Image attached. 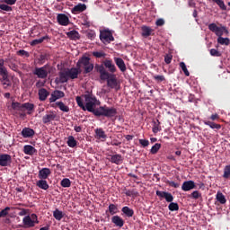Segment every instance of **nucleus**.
I'll use <instances>...</instances> for the list:
<instances>
[{
	"mask_svg": "<svg viewBox=\"0 0 230 230\" xmlns=\"http://www.w3.org/2000/svg\"><path fill=\"white\" fill-rule=\"evenodd\" d=\"M56 100H58V99L57 98V95H56L55 93L53 92V93H51V95H50L49 102H50V103H53V102H55Z\"/></svg>",
	"mask_w": 230,
	"mask_h": 230,
	"instance_id": "60",
	"label": "nucleus"
},
{
	"mask_svg": "<svg viewBox=\"0 0 230 230\" xmlns=\"http://www.w3.org/2000/svg\"><path fill=\"white\" fill-rule=\"evenodd\" d=\"M119 209H118V205L115 204H110L108 207V210H106V215L107 213H110V215H111L112 217H114L116 214L119 213Z\"/></svg>",
	"mask_w": 230,
	"mask_h": 230,
	"instance_id": "28",
	"label": "nucleus"
},
{
	"mask_svg": "<svg viewBox=\"0 0 230 230\" xmlns=\"http://www.w3.org/2000/svg\"><path fill=\"white\" fill-rule=\"evenodd\" d=\"M84 98L85 101V111H88V112H93V114L98 118H100V116H104L105 118H114V116L118 114V110L116 108L109 107L107 105L100 106L99 108L94 109L98 100L96 99V96L91 93L84 94Z\"/></svg>",
	"mask_w": 230,
	"mask_h": 230,
	"instance_id": "1",
	"label": "nucleus"
},
{
	"mask_svg": "<svg viewBox=\"0 0 230 230\" xmlns=\"http://www.w3.org/2000/svg\"><path fill=\"white\" fill-rule=\"evenodd\" d=\"M95 135L94 137L95 139H101V141H105L107 139V134H105V131L102 128H97L94 129Z\"/></svg>",
	"mask_w": 230,
	"mask_h": 230,
	"instance_id": "18",
	"label": "nucleus"
},
{
	"mask_svg": "<svg viewBox=\"0 0 230 230\" xmlns=\"http://www.w3.org/2000/svg\"><path fill=\"white\" fill-rule=\"evenodd\" d=\"M12 164V155L8 154H1L0 155V166H10Z\"/></svg>",
	"mask_w": 230,
	"mask_h": 230,
	"instance_id": "11",
	"label": "nucleus"
},
{
	"mask_svg": "<svg viewBox=\"0 0 230 230\" xmlns=\"http://www.w3.org/2000/svg\"><path fill=\"white\" fill-rule=\"evenodd\" d=\"M95 70L100 74L101 80L107 81V86L110 89H116L118 87V78L115 74L109 73L103 65H95Z\"/></svg>",
	"mask_w": 230,
	"mask_h": 230,
	"instance_id": "2",
	"label": "nucleus"
},
{
	"mask_svg": "<svg viewBox=\"0 0 230 230\" xmlns=\"http://www.w3.org/2000/svg\"><path fill=\"white\" fill-rule=\"evenodd\" d=\"M217 44H220L221 46H229L230 39L219 36V38H217Z\"/></svg>",
	"mask_w": 230,
	"mask_h": 230,
	"instance_id": "38",
	"label": "nucleus"
},
{
	"mask_svg": "<svg viewBox=\"0 0 230 230\" xmlns=\"http://www.w3.org/2000/svg\"><path fill=\"white\" fill-rule=\"evenodd\" d=\"M86 10L87 5L85 4H78L72 8L71 12L74 15H76L78 13H82V12H85Z\"/></svg>",
	"mask_w": 230,
	"mask_h": 230,
	"instance_id": "15",
	"label": "nucleus"
},
{
	"mask_svg": "<svg viewBox=\"0 0 230 230\" xmlns=\"http://www.w3.org/2000/svg\"><path fill=\"white\" fill-rule=\"evenodd\" d=\"M31 220H34V223L39 224V219H38V217L36 216V214H31Z\"/></svg>",
	"mask_w": 230,
	"mask_h": 230,
	"instance_id": "64",
	"label": "nucleus"
},
{
	"mask_svg": "<svg viewBox=\"0 0 230 230\" xmlns=\"http://www.w3.org/2000/svg\"><path fill=\"white\" fill-rule=\"evenodd\" d=\"M204 125H208L210 127V128L216 129V130H220L222 128V125L217 124L215 122H211L209 120H205Z\"/></svg>",
	"mask_w": 230,
	"mask_h": 230,
	"instance_id": "34",
	"label": "nucleus"
},
{
	"mask_svg": "<svg viewBox=\"0 0 230 230\" xmlns=\"http://www.w3.org/2000/svg\"><path fill=\"white\" fill-rule=\"evenodd\" d=\"M197 186L193 181H186L181 185L182 191H190V190H195Z\"/></svg>",
	"mask_w": 230,
	"mask_h": 230,
	"instance_id": "19",
	"label": "nucleus"
},
{
	"mask_svg": "<svg viewBox=\"0 0 230 230\" xmlns=\"http://www.w3.org/2000/svg\"><path fill=\"white\" fill-rule=\"evenodd\" d=\"M180 67L181 68V71H183L185 76H190V71H188V68L186 67V63L181 62Z\"/></svg>",
	"mask_w": 230,
	"mask_h": 230,
	"instance_id": "46",
	"label": "nucleus"
},
{
	"mask_svg": "<svg viewBox=\"0 0 230 230\" xmlns=\"http://www.w3.org/2000/svg\"><path fill=\"white\" fill-rule=\"evenodd\" d=\"M216 199H217V202H219L221 204H226V202H227V199H226V196H224V194L220 191H218L217 193Z\"/></svg>",
	"mask_w": 230,
	"mask_h": 230,
	"instance_id": "39",
	"label": "nucleus"
},
{
	"mask_svg": "<svg viewBox=\"0 0 230 230\" xmlns=\"http://www.w3.org/2000/svg\"><path fill=\"white\" fill-rule=\"evenodd\" d=\"M55 119H57V112L50 111L42 117V123H44V125H49V123L55 121Z\"/></svg>",
	"mask_w": 230,
	"mask_h": 230,
	"instance_id": "10",
	"label": "nucleus"
},
{
	"mask_svg": "<svg viewBox=\"0 0 230 230\" xmlns=\"http://www.w3.org/2000/svg\"><path fill=\"white\" fill-rule=\"evenodd\" d=\"M111 222L115 227H119L120 229L123 227V226H125V220L119 216H113L111 217Z\"/></svg>",
	"mask_w": 230,
	"mask_h": 230,
	"instance_id": "17",
	"label": "nucleus"
},
{
	"mask_svg": "<svg viewBox=\"0 0 230 230\" xmlns=\"http://www.w3.org/2000/svg\"><path fill=\"white\" fill-rule=\"evenodd\" d=\"M121 211L123 214H125L126 217H128V218H131V217H134V209L128 207H123Z\"/></svg>",
	"mask_w": 230,
	"mask_h": 230,
	"instance_id": "33",
	"label": "nucleus"
},
{
	"mask_svg": "<svg viewBox=\"0 0 230 230\" xmlns=\"http://www.w3.org/2000/svg\"><path fill=\"white\" fill-rule=\"evenodd\" d=\"M155 24L157 26H164V20L163 18H159L158 20H156Z\"/></svg>",
	"mask_w": 230,
	"mask_h": 230,
	"instance_id": "59",
	"label": "nucleus"
},
{
	"mask_svg": "<svg viewBox=\"0 0 230 230\" xmlns=\"http://www.w3.org/2000/svg\"><path fill=\"white\" fill-rule=\"evenodd\" d=\"M87 37H88V39H90L91 40H93V39H95V37H96V33L93 32V31L88 32V33H87Z\"/></svg>",
	"mask_w": 230,
	"mask_h": 230,
	"instance_id": "61",
	"label": "nucleus"
},
{
	"mask_svg": "<svg viewBox=\"0 0 230 230\" xmlns=\"http://www.w3.org/2000/svg\"><path fill=\"white\" fill-rule=\"evenodd\" d=\"M22 222L25 229H28L30 227H35V220H32L30 216H26L25 217H23Z\"/></svg>",
	"mask_w": 230,
	"mask_h": 230,
	"instance_id": "21",
	"label": "nucleus"
},
{
	"mask_svg": "<svg viewBox=\"0 0 230 230\" xmlns=\"http://www.w3.org/2000/svg\"><path fill=\"white\" fill-rule=\"evenodd\" d=\"M49 55L48 54H41L39 58V62L40 64H44V62H46V60H49Z\"/></svg>",
	"mask_w": 230,
	"mask_h": 230,
	"instance_id": "50",
	"label": "nucleus"
},
{
	"mask_svg": "<svg viewBox=\"0 0 230 230\" xmlns=\"http://www.w3.org/2000/svg\"><path fill=\"white\" fill-rule=\"evenodd\" d=\"M66 145L70 148H75V146H76V145H78V142L76 141V139H75V137L69 136L68 138H67Z\"/></svg>",
	"mask_w": 230,
	"mask_h": 230,
	"instance_id": "35",
	"label": "nucleus"
},
{
	"mask_svg": "<svg viewBox=\"0 0 230 230\" xmlns=\"http://www.w3.org/2000/svg\"><path fill=\"white\" fill-rule=\"evenodd\" d=\"M169 211H179V204L175 202H171L168 206Z\"/></svg>",
	"mask_w": 230,
	"mask_h": 230,
	"instance_id": "43",
	"label": "nucleus"
},
{
	"mask_svg": "<svg viewBox=\"0 0 230 230\" xmlns=\"http://www.w3.org/2000/svg\"><path fill=\"white\" fill-rule=\"evenodd\" d=\"M190 197L192 199H195V200H197V199H200V197H202V194H200V192H199V190H194L191 194Z\"/></svg>",
	"mask_w": 230,
	"mask_h": 230,
	"instance_id": "56",
	"label": "nucleus"
},
{
	"mask_svg": "<svg viewBox=\"0 0 230 230\" xmlns=\"http://www.w3.org/2000/svg\"><path fill=\"white\" fill-rule=\"evenodd\" d=\"M51 175V170L49 168H42L39 171L38 177L40 180L46 181L48 177Z\"/></svg>",
	"mask_w": 230,
	"mask_h": 230,
	"instance_id": "13",
	"label": "nucleus"
},
{
	"mask_svg": "<svg viewBox=\"0 0 230 230\" xmlns=\"http://www.w3.org/2000/svg\"><path fill=\"white\" fill-rule=\"evenodd\" d=\"M56 105L62 112H69V106L66 105L63 102H57Z\"/></svg>",
	"mask_w": 230,
	"mask_h": 230,
	"instance_id": "37",
	"label": "nucleus"
},
{
	"mask_svg": "<svg viewBox=\"0 0 230 230\" xmlns=\"http://www.w3.org/2000/svg\"><path fill=\"white\" fill-rule=\"evenodd\" d=\"M12 109H13V111H20L21 112L27 111V114H32L35 111V104L30 102H13Z\"/></svg>",
	"mask_w": 230,
	"mask_h": 230,
	"instance_id": "5",
	"label": "nucleus"
},
{
	"mask_svg": "<svg viewBox=\"0 0 230 230\" xmlns=\"http://www.w3.org/2000/svg\"><path fill=\"white\" fill-rule=\"evenodd\" d=\"M159 150H161V144L156 143L152 146L150 152L151 154L155 155L157 152H159Z\"/></svg>",
	"mask_w": 230,
	"mask_h": 230,
	"instance_id": "44",
	"label": "nucleus"
},
{
	"mask_svg": "<svg viewBox=\"0 0 230 230\" xmlns=\"http://www.w3.org/2000/svg\"><path fill=\"white\" fill-rule=\"evenodd\" d=\"M37 152V149L33 147L32 146L26 145L23 146V153L26 155H33Z\"/></svg>",
	"mask_w": 230,
	"mask_h": 230,
	"instance_id": "27",
	"label": "nucleus"
},
{
	"mask_svg": "<svg viewBox=\"0 0 230 230\" xmlns=\"http://www.w3.org/2000/svg\"><path fill=\"white\" fill-rule=\"evenodd\" d=\"M224 179H230V165H226L224 169Z\"/></svg>",
	"mask_w": 230,
	"mask_h": 230,
	"instance_id": "49",
	"label": "nucleus"
},
{
	"mask_svg": "<svg viewBox=\"0 0 230 230\" xmlns=\"http://www.w3.org/2000/svg\"><path fill=\"white\" fill-rule=\"evenodd\" d=\"M152 130L154 134H157V132H161L162 128H161V122L159 121V119L153 120Z\"/></svg>",
	"mask_w": 230,
	"mask_h": 230,
	"instance_id": "32",
	"label": "nucleus"
},
{
	"mask_svg": "<svg viewBox=\"0 0 230 230\" xmlns=\"http://www.w3.org/2000/svg\"><path fill=\"white\" fill-rule=\"evenodd\" d=\"M4 3H5V4H9L10 6L15 4V3H17V0H4Z\"/></svg>",
	"mask_w": 230,
	"mask_h": 230,
	"instance_id": "62",
	"label": "nucleus"
},
{
	"mask_svg": "<svg viewBox=\"0 0 230 230\" xmlns=\"http://www.w3.org/2000/svg\"><path fill=\"white\" fill-rule=\"evenodd\" d=\"M0 10H3L4 12H12V6L5 4H0Z\"/></svg>",
	"mask_w": 230,
	"mask_h": 230,
	"instance_id": "51",
	"label": "nucleus"
},
{
	"mask_svg": "<svg viewBox=\"0 0 230 230\" xmlns=\"http://www.w3.org/2000/svg\"><path fill=\"white\" fill-rule=\"evenodd\" d=\"M49 73H51V66L49 64H46L41 67H35L33 70V75L41 80L48 78Z\"/></svg>",
	"mask_w": 230,
	"mask_h": 230,
	"instance_id": "6",
	"label": "nucleus"
},
{
	"mask_svg": "<svg viewBox=\"0 0 230 230\" xmlns=\"http://www.w3.org/2000/svg\"><path fill=\"white\" fill-rule=\"evenodd\" d=\"M0 82H2V85H4V89L6 87H12V82L10 81V75L7 72V79H3V76L0 78Z\"/></svg>",
	"mask_w": 230,
	"mask_h": 230,
	"instance_id": "36",
	"label": "nucleus"
},
{
	"mask_svg": "<svg viewBox=\"0 0 230 230\" xmlns=\"http://www.w3.org/2000/svg\"><path fill=\"white\" fill-rule=\"evenodd\" d=\"M157 197L165 199L166 202H173V195L167 191L156 190Z\"/></svg>",
	"mask_w": 230,
	"mask_h": 230,
	"instance_id": "12",
	"label": "nucleus"
},
{
	"mask_svg": "<svg viewBox=\"0 0 230 230\" xmlns=\"http://www.w3.org/2000/svg\"><path fill=\"white\" fill-rule=\"evenodd\" d=\"M114 62L121 73H125L127 71V65H125V61L121 58H114Z\"/></svg>",
	"mask_w": 230,
	"mask_h": 230,
	"instance_id": "20",
	"label": "nucleus"
},
{
	"mask_svg": "<svg viewBox=\"0 0 230 230\" xmlns=\"http://www.w3.org/2000/svg\"><path fill=\"white\" fill-rule=\"evenodd\" d=\"M141 31H142V37H144L145 39L150 37V35H152V31H154L152 28L145 25L141 27Z\"/></svg>",
	"mask_w": 230,
	"mask_h": 230,
	"instance_id": "29",
	"label": "nucleus"
},
{
	"mask_svg": "<svg viewBox=\"0 0 230 230\" xmlns=\"http://www.w3.org/2000/svg\"><path fill=\"white\" fill-rule=\"evenodd\" d=\"M208 30L212 31V33H215L217 38L222 37L224 33L226 35H229V30H227V27L223 25L217 26V23H210L208 25Z\"/></svg>",
	"mask_w": 230,
	"mask_h": 230,
	"instance_id": "7",
	"label": "nucleus"
},
{
	"mask_svg": "<svg viewBox=\"0 0 230 230\" xmlns=\"http://www.w3.org/2000/svg\"><path fill=\"white\" fill-rule=\"evenodd\" d=\"M49 40V36L46 35L38 40H33L32 41L30 42V45L31 46H39V44H42V42H44V40Z\"/></svg>",
	"mask_w": 230,
	"mask_h": 230,
	"instance_id": "31",
	"label": "nucleus"
},
{
	"mask_svg": "<svg viewBox=\"0 0 230 230\" xmlns=\"http://www.w3.org/2000/svg\"><path fill=\"white\" fill-rule=\"evenodd\" d=\"M16 55L18 57H26V58H30V52L24 50V49H20L16 52Z\"/></svg>",
	"mask_w": 230,
	"mask_h": 230,
	"instance_id": "47",
	"label": "nucleus"
},
{
	"mask_svg": "<svg viewBox=\"0 0 230 230\" xmlns=\"http://www.w3.org/2000/svg\"><path fill=\"white\" fill-rule=\"evenodd\" d=\"M123 191L127 197H132L133 199L139 197V191L136 189L127 190V188H124Z\"/></svg>",
	"mask_w": 230,
	"mask_h": 230,
	"instance_id": "26",
	"label": "nucleus"
},
{
	"mask_svg": "<svg viewBox=\"0 0 230 230\" xmlns=\"http://www.w3.org/2000/svg\"><path fill=\"white\" fill-rule=\"evenodd\" d=\"M210 55L211 57H222V53L218 51L217 49H211Z\"/></svg>",
	"mask_w": 230,
	"mask_h": 230,
	"instance_id": "53",
	"label": "nucleus"
},
{
	"mask_svg": "<svg viewBox=\"0 0 230 230\" xmlns=\"http://www.w3.org/2000/svg\"><path fill=\"white\" fill-rule=\"evenodd\" d=\"M109 157H111L110 161L113 164H121L123 163V156L119 154L110 155Z\"/></svg>",
	"mask_w": 230,
	"mask_h": 230,
	"instance_id": "22",
	"label": "nucleus"
},
{
	"mask_svg": "<svg viewBox=\"0 0 230 230\" xmlns=\"http://www.w3.org/2000/svg\"><path fill=\"white\" fill-rule=\"evenodd\" d=\"M82 71L76 67L65 68L63 71L59 72V82L60 84H67L70 80H75L78 78V75H81Z\"/></svg>",
	"mask_w": 230,
	"mask_h": 230,
	"instance_id": "4",
	"label": "nucleus"
},
{
	"mask_svg": "<svg viewBox=\"0 0 230 230\" xmlns=\"http://www.w3.org/2000/svg\"><path fill=\"white\" fill-rule=\"evenodd\" d=\"M154 80H155V82H157L158 84H161V82H164L166 78L164 77V75H154Z\"/></svg>",
	"mask_w": 230,
	"mask_h": 230,
	"instance_id": "55",
	"label": "nucleus"
},
{
	"mask_svg": "<svg viewBox=\"0 0 230 230\" xmlns=\"http://www.w3.org/2000/svg\"><path fill=\"white\" fill-rule=\"evenodd\" d=\"M139 143L145 147L148 146L150 145V142L146 139H139Z\"/></svg>",
	"mask_w": 230,
	"mask_h": 230,
	"instance_id": "58",
	"label": "nucleus"
},
{
	"mask_svg": "<svg viewBox=\"0 0 230 230\" xmlns=\"http://www.w3.org/2000/svg\"><path fill=\"white\" fill-rule=\"evenodd\" d=\"M70 40H80V33L78 31L73 30L66 33Z\"/></svg>",
	"mask_w": 230,
	"mask_h": 230,
	"instance_id": "25",
	"label": "nucleus"
},
{
	"mask_svg": "<svg viewBox=\"0 0 230 230\" xmlns=\"http://www.w3.org/2000/svg\"><path fill=\"white\" fill-rule=\"evenodd\" d=\"M22 137H33L35 136V130L31 128H23L22 130Z\"/></svg>",
	"mask_w": 230,
	"mask_h": 230,
	"instance_id": "24",
	"label": "nucleus"
},
{
	"mask_svg": "<svg viewBox=\"0 0 230 230\" xmlns=\"http://www.w3.org/2000/svg\"><path fill=\"white\" fill-rule=\"evenodd\" d=\"M107 54H105L103 51H93V57H95V58H105Z\"/></svg>",
	"mask_w": 230,
	"mask_h": 230,
	"instance_id": "48",
	"label": "nucleus"
},
{
	"mask_svg": "<svg viewBox=\"0 0 230 230\" xmlns=\"http://www.w3.org/2000/svg\"><path fill=\"white\" fill-rule=\"evenodd\" d=\"M60 184L62 188H71V180H69V178H64Z\"/></svg>",
	"mask_w": 230,
	"mask_h": 230,
	"instance_id": "42",
	"label": "nucleus"
},
{
	"mask_svg": "<svg viewBox=\"0 0 230 230\" xmlns=\"http://www.w3.org/2000/svg\"><path fill=\"white\" fill-rule=\"evenodd\" d=\"M100 40L103 44H111L114 42V36H112V32L109 30H103L100 31Z\"/></svg>",
	"mask_w": 230,
	"mask_h": 230,
	"instance_id": "8",
	"label": "nucleus"
},
{
	"mask_svg": "<svg viewBox=\"0 0 230 230\" xmlns=\"http://www.w3.org/2000/svg\"><path fill=\"white\" fill-rule=\"evenodd\" d=\"M57 21L61 26H67L69 24V17L64 13L58 14Z\"/></svg>",
	"mask_w": 230,
	"mask_h": 230,
	"instance_id": "16",
	"label": "nucleus"
},
{
	"mask_svg": "<svg viewBox=\"0 0 230 230\" xmlns=\"http://www.w3.org/2000/svg\"><path fill=\"white\" fill-rule=\"evenodd\" d=\"M76 67L81 73L83 72V75H89V73H93V69L96 66H94V64L91 62V58L87 57L86 55H83L76 63Z\"/></svg>",
	"mask_w": 230,
	"mask_h": 230,
	"instance_id": "3",
	"label": "nucleus"
},
{
	"mask_svg": "<svg viewBox=\"0 0 230 230\" xmlns=\"http://www.w3.org/2000/svg\"><path fill=\"white\" fill-rule=\"evenodd\" d=\"M0 76H3V80H8V69L4 66L3 58H0Z\"/></svg>",
	"mask_w": 230,
	"mask_h": 230,
	"instance_id": "14",
	"label": "nucleus"
},
{
	"mask_svg": "<svg viewBox=\"0 0 230 230\" xmlns=\"http://www.w3.org/2000/svg\"><path fill=\"white\" fill-rule=\"evenodd\" d=\"M75 101H76L78 107H80V109H82L83 111H85V105H84V101L82 100V97L77 96L75 98Z\"/></svg>",
	"mask_w": 230,
	"mask_h": 230,
	"instance_id": "45",
	"label": "nucleus"
},
{
	"mask_svg": "<svg viewBox=\"0 0 230 230\" xmlns=\"http://www.w3.org/2000/svg\"><path fill=\"white\" fill-rule=\"evenodd\" d=\"M167 184H169V186H171L172 188H179V186H181L179 183H176L173 181H167Z\"/></svg>",
	"mask_w": 230,
	"mask_h": 230,
	"instance_id": "57",
	"label": "nucleus"
},
{
	"mask_svg": "<svg viewBox=\"0 0 230 230\" xmlns=\"http://www.w3.org/2000/svg\"><path fill=\"white\" fill-rule=\"evenodd\" d=\"M165 64H172V56H164Z\"/></svg>",
	"mask_w": 230,
	"mask_h": 230,
	"instance_id": "63",
	"label": "nucleus"
},
{
	"mask_svg": "<svg viewBox=\"0 0 230 230\" xmlns=\"http://www.w3.org/2000/svg\"><path fill=\"white\" fill-rule=\"evenodd\" d=\"M54 94L56 95L58 100H60V98H64L66 96V93H64V92L59 90H55Z\"/></svg>",
	"mask_w": 230,
	"mask_h": 230,
	"instance_id": "52",
	"label": "nucleus"
},
{
	"mask_svg": "<svg viewBox=\"0 0 230 230\" xmlns=\"http://www.w3.org/2000/svg\"><path fill=\"white\" fill-rule=\"evenodd\" d=\"M40 102H46L48 97L49 96V92L45 88H40L38 92Z\"/></svg>",
	"mask_w": 230,
	"mask_h": 230,
	"instance_id": "23",
	"label": "nucleus"
},
{
	"mask_svg": "<svg viewBox=\"0 0 230 230\" xmlns=\"http://www.w3.org/2000/svg\"><path fill=\"white\" fill-rule=\"evenodd\" d=\"M36 186L40 190H49V184H48V181L46 180H39L36 182Z\"/></svg>",
	"mask_w": 230,
	"mask_h": 230,
	"instance_id": "30",
	"label": "nucleus"
},
{
	"mask_svg": "<svg viewBox=\"0 0 230 230\" xmlns=\"http://www.w3.org/2000/svg\"><path fill=\"white\" fill-rule=\"evenodd\" d=\"M10 209H11L10 207H6L5 208H4L0 212V218H4V217H6L8 215V212L10 211Z\"/></svg>",
	"mask_w": 230,
	"mask_h": 230,
	"instance_id": "54",
	"label": "nucleus"
},
{
	"mask_svg": "<svg viewBox=\"0 0 230 230\" xmlns=\"http://www.w3.org/2000/svg\"><path fill=\"white\" fill-rule=\"evenodd\" d=\"M213 3H216L217 6H219L220 10L226 11L227 10V5L224 3V0H212Z\"/></svg>",
	"mask_w": 230,
	"mask_h": 230,
	"instance_id": "40",
	"label": "nucleus"
},
{
	"mask_svg": "<svg viewBox=\"0 0 230 230\" xmlns=\"http://www.w3.org/2000/svg\"><path fill=\"white\" fill-rule=\"evenodd\" d=\"M102 66H103L104 69L108 70V73H110V75H114V73L118 71V68H116V65H114L112 59H105L104 61H102Z\"/></svg>",
	"mask_w": 230,
	"mask_h": 230,
	"instance_id": "9",
	"label": "nucleus"
},
{
	"mask_svg": "<svg viewBox=\"0 0 230 230\" xmlns=\"http://www.w3.org/2000/svg\"><path fill=\"white\" fill-rule=\"evenodd\" d=\"M53 217L56 220H62V218H64V214L62 213V211L56 209L53 212Z\"/></svg>",
	"mask_w": 230,
	"mask_h": 230,
	"instance_id": "41",
	"label": "nucleus"
}]
</instances>
